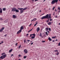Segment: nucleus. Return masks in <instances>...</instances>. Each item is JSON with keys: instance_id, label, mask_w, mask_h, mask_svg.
<instances>
[{"instance_id": "1", "label": "nucleus", "mask_w": 60, "mask_h": 60, "mask_svg": "<svg viewBox=\"0 0 60 60\" xmlns=\"http://www.w3.org/2000/svg\"><path fill=\"white\" fill-rule=\"evenodd\" d=\"M11 11L13 12H15V11L16 12H19V11L18 10H17L15 8H12L11 9Z\"/></svg>"}, {"instance_id": "2", "label": "nucleus", "mask_w": 60, "mask_h": 60, "mask_svg": "<svg viewBox=\"0 0 60 60\" xmlns=\"http://www.w3.org/2000/svg\"><path fill=\"white\" fill-rule=\"evenodd\" d=\"M58 1V0H53L51 2V4H55L56 3L57 4Z\"/></svg>"}, {"instance_id": "3", "label": "nucleus", "mask_w": 60, "mask_h": 60, "mask_svg": "<svg viewBox=\"0 0 60 60\" xmlns=\"http://www.w3.org/2000/svg\"><path fill=\"white\" fill-rule=\"evenodd\" d=\"M7 55L6 54H5L4 55L1 56L0 57V58L2 59H3L5 57H6Z\"/></svg>"}, {"instance_id": "4", "label": "nucleus", "mask_w": 60, "mask_h": 60, "mask_svg": "<svg viewBox=\"0 0 60 60\" xmlns=\"http://www.w3.org/2000/svg\"><path fill=\"white\" fill-rule=\"evenodd\" d=\"M48 14H47V15H46V16H44L41 18V19H46L48 18Z\"/></svg>"}, {"instance_id": "5", "label": "nucleus", "mask_w": 60, "mask_h": 60, "mask_svg": "<svg viewBox=\"0 0 60 60\" xmlns=\"http://www.w3.org/2000/svg\"><path fill=\"white\" fill-rule=\"evenodd\" d=\"M48 17L47 18L48 19V21H49V19H50L51 18V15L50 14H49V15L48 14Z\"/></svg>"}, {"instance_id": "6", "label": "nucleus", "mask_w": 60, "mask_h": 60, "mask_svg": "<svg viewBox=\"0 0 60 60\" xmlns=\"http://www.w3.org/2000/svg\"><path fill=\"white\" fill-rule=\"evenodd\" d=\"M18 9L19 10H21V12H20L21 13H22L23 12V10H22V9H23V8H18Z\"/></svg>"}, {"instance_id": "7", "label": "nucleus", "mask_w": 60, "mask_h": 60, "mask_svg": "<svg viewBox=\"0 0 60 60\" xmlns=\"http://www.w3.org/2000/svg\"><path fill=\"white\" fill-rule=\"evenodd\" d=\"M24 52L25 54H27V53H28V51L27 49H25L24 50Z\"/></svg>"}, {"instance_id": "8", "label": "nucleus", "mask_w": 60, "mask_h": 60, "mask_svg": "<svg viewBox=\"0 0 60 60\" xmlns=\"http://www.w3.org/2000/svg\"><path fill=\"white\" fill-rule=\"evenodd\" d=\"M4 29V27L2 28L0 30V32H2L3 31V30Z\"/></svg>"}, {"instance_id": "9", "label": "nucleus", "mask_w": 60, "mask_h": 60, "mask_svg": "<svg viewBox=\"0 0 60 60\" xmlns=\"http://www.w3.org/2000/svg\"><path fill=\"white\" fill-rule=\"evenodd\" d=\"M22 32V30H19L17 32V34H19L20 33H21Z\"/></svg>"}, {"instance_id": "10", "label": "nucleus", "mask_w": 60, "mask_h": 60, "mask_svg": "<svg viewBox=\"0 0 60 60\" xmlns=\"http://www.w3.org/2000/svg\"><path fill=\"white\" fill-rule=\"evenodd\" d=\"M40 30V28H39V27H38L37 29V32H38V31Z\"/></svg>"}, {"instance_id": "11", "label": "nucleus", "mask_w": 60, "mask_h": 60, "mask_svg": "<svg viewBox=\"0 0 60 60\" xmlns=\"http://www.w3.org/2000/svg\"><path fill=\"white\" fill-rule=\"evenodd\" d=\"M2 9L1 8H0V13H2Z\"/></svg>"}, {"instance_id": "12", "label": "nucleus", "mask_w": 60, "mask_h": 60, "mask_svg": "<svg viewBox=\"0 0 60 60\" xmlns=\"http://www.w3.org/2000/svg\"><path fill=\"white\" fill-rule=\"evenodd\" d=\"M23 29V27L22 26L21 27L20 30H22Z\"/></svg>"}, {"instance_id": "13", "label": "nucleus", "mask_w": 60, "mask_h": 60, "mask_svg": "<svg viewBox=\"0 0 60 60\" xmlns=\"http://www.w3.org/2000/svg\"><path fill=\"white\" fill-rule=\"evenodd\" d=\"M56 38V36H55V37H52V39Z\"/></svg>"}, {"instance_id": "14", "label": "nucleus", "mask_w": 60, "mask_h": 60, "mask_svg": "<svg viewBox=\"0 0 60 60\" xmlns=\"http://www.w3.org/2000/svg\"><path fill=\"white\" fill-rule=\"evenodd\" d=\"M12 50H13V49H11L10 50H9V52H12Z\"/></svg>"}, {"instance_id": "15", "label": "nucleus", "mask_w": 60, "mask_h": 60, "mask_svg": "<svg viewBox=\"0 0 60 60\" xmlns=\"http://www.w3.org/2000/svg\"><path fill=\"white\" fill-rule=\"evenodd\" d=\"M16 16H15V15H13V18H15L16 17Z\"/></svg>"}, {"instance_id": "16", "label": "nucleus", "mask_w": 60, "mask_h": 60, "mask_svg": "<svg viewBox=\"0 0 60 60\" xmlns=\"http://www.w3.org/2000/svg\"><path fill=\"white\" fill-rule=\"evenodd\" d=\"M49 41H51L52 40V39H51L50 38V37L49 38Z\"/></svg>"}, {"instance_id": "17", "label": "nucleus", "mask_w": 60, "mask_h": 60, "mask_svg": "<svg viewBox=\"0 0 60 60\" xmlns=\"http://www.w3.org/2000/svg\"><path fill=\"white\" fill-rule=\"evenodd\" d=\"M45 29L46 30H49V29L47 27L45 28Z\"/></svg>"}, {"instance_id": "18", "label": "nucleus", "mask_w": 60, "mask_h": 60, "mask_svg": "<svg viewBox=\"0 0 60 60\" xmlns=\"http://www.w3.org/2000/svg\"><path fill=\"white\" fill-rule=\"evenodd\" d=\"M35 36H33L31 38L32 39H34L35 38Z\"/></svg>"}, {"instance_id": "19", "label": "nucleus", "mask_w": 60, "mask_h": 60, "mask_svg": "<svg viewBox=\"0 0 60 60\" xmlns=\"http://www.w3.org/2000/svg\"><path fill=\"white\" fill-rule=\"evenodd\" d=\"M58 50H55L54 51V52H56V51H57V52H58Z\"/></svg>"}, {"instance_id": "20", "label": "nucleus", "mask_w": 60, "mask_h": 60, "mask_svg": "<svg viewBox=\"0 0 60 60\" xmlns=\"http://www.w3.org/2000/svg\"><path fill=\"white\" fill-rule=\"evenodd\" d=\"M48 25H50L51 24V22H48Z\"/></svg>"}, {"instance_id": "21", "label": "nucleus", "mask_w": 60, "mask_h": 60, "mask_svg": "<svg viewBox=\"0 0 60 60\" xmlns=\"http://www.w3.org/2000/svg\"><path fill=\"white\" fill-rule=\"evenodd\" d=\"M27 8H24V9L23 10H26V9H27Z\"/></svg>"}, {"instance_id": "22", "label": "nucleus", "mask_w": 60, "mask_h": 60, "mask_svg": "<svg viewBox=\"0 0 60 60\" xmlns=\"http://www.w3.org/2000/svg\"><path fill=\"white\" fill-rule=\"evenodd\" d=\"M8 22V20H6L5 21H4L5 22Z\"/></svg>"}, {"instance_id": "23", "label": "nucleus", "mask_w": 60, "mask_h": 60, "mask_svg": "<svg viewBox=\"0 0 60 60\" xmlns=\"http://www.w3.org/2000/svg\"><path fill=\"white\" fill-rule=\"evenodd\" d=\"M3 10L4 11H5L6 10V9L5 8H4L3 9Z\"/></svg>"}, {"instance_id": "24", "label": "nucleus", "mask_w": 60, "mask_h": 60, "mask_svg": "<svg viewBox=\"0 0 60 60\" xmlns=\"http://www.w3.org/2000/svg\"><path fill=\"white\" fill-rule=\"evenodd\" d=\"M26 39H25L24 40V43H25V42H26Z\"/></svg>"}, {"instance_id": "25", "label": "nucleus", "mask_w": 60, "mask_h": 60, "mask_svg": "<svg viewBox=\"0 0 60 60\" xmlns=\"http://www.w3.org/2000/svg\"><path fill=\"white\" fill-rule=\"evenodd\" d=\"M57 55H58L59 54V53L58 52H57V53L56 54Z\"/></svg>"}, {"instance_id": "26", "label": "nucleus", "mask_w": 60, "mask_h": 60, "mask_svg": "<svg viewBox=\"0 0 60 60\" xmlns=\"http://www.w3.org/2000/svg\"><path fill=\"white\" fill-rule=\"evenodd\" d=\"M32 35H33L35 37V34H32Z\"/></svg>"}, {"instance_id": "27", "label": "nucleus", "mask_w": 60, "mask_h": 60, "mask_svg": "<svg viewBox=\"0 0 60 60\" xmlns=\"http://www.w3.org/2000/svg\"><path fill=\"white\" fill-rule=\"evenodd\" d=\"M37 23L38 22H37L34 25V26H36V25H37Z\"/></svg>"}, {"instance_id": "28", "label": "nucleus", "mask_w": 60, "mask_h": 60, "mask_svg": "<svg viewBox=\"0 0 60 60\" xmlns=\"http://www.w3.org/2000/svg\"><path fill=\"white\" fill-rule=\"evenodd\" d=\"M26 57H27L26 56H24V59H25V58H26Z\"/></svg>"}, {"instance_id": "29", "label": "nucleus", "mask_w": 60, "mask_h": 60, "mask_svg": "<svg viewBox=\"0 0 60 60\" xmlns=\"http://www.w3.org/2000/svg\"><path fill=\"white\" fill-rule=\"evenodd\" d=\"M5 53H3L1 54V55H3L4 54H5Z\"/></svg>"}, {"instance_id": "30", "label": "nucleus", "mask_w": 60, "mask_h": 60, "mask_svg": "<svg viewBox=\"0 0 60 60\" xmlns=\"http://www.w3.org/2000/svg\"><path fill=\"white\" fill-rule=\"evenodd\" d=\"M45 33L48 36V33L47 32H46Z\"/></svg>"}, {"instance_id": "31", "label": "nucleus", "mask_w": 60, "mask_h": 60, "mask_svg": "<svg viewBox=\"0 0 60 60\" xmlns=\"http://www.w3.org/2000/svg\"><path fill=\"white\" fill-rule=\"evenodd\" d=\"M36 19H37L36 18H34V21L36 20Z\"/></svg>"}, {"instance_id": "32", "label": "nucleus", "mask_w": 60, "mask_h": 60, "mask_svg": "<svg viewBox=\"0 0 60 60\" xmlns=\"http://www.w3.org/2000/svg\"><path fill=\"white\" fill-rule=\"evenodd\" d=\"M52 20V19H50V21H51Z\"/></svg>"}, {"instance_id": "33", "label": "nucleus", "mask_w": 60, "mask_h": 60, "mask_svg": "<svg viewBox=\"0 0 60 60\" xmlns=\"http://www.w3.org/2000/svg\"><path fill=\"white\" fill-rule=\"evenodd\" d=\"M41 35H42L41 33L40 35V36H41Z\"/></svg>"}, {"instance_id": "34", "label": "nucleus", "mask_w": 60, "mask_h": 60, "mask_svg": "<svg viewBox=\"0 0 60 60\" xmlns=\"http://www.w3.org/2000/svg\"><path fill=\"white\" fill-rule=\"evenodd\" d=\"M55 8V7H54L53 8H52V10H54Z\"/></svg>"}, {"instance_id": "35", "label": "nucleus", "mask_w": 60, "mask_h": 60, "mask_svg": "<svg viewBox=\"0 0 60 60\" xmlns=\"http://www.w3.org/2000/svg\"><path fill=\"white\" fill-rule=\"evenodd\" d=\"M58 46H60V42L59 43V44H58Z\"/></svg>"}, {"instance_id": "36", "label": "nucleus", "mask_w": 60, "mask_h": 60, "mask_svg": "<svg viewBox=\"0 0 60 60\" xmlns=\"http://www.w3.org/2000/svg\"><path fill=\"white\" fill-rule=\"evenodd\" d=\"M30 41V40H28L27 41H28V43H29V42Z\"/></svg>"}, {"instance_id": "37", "label": "nucleus", "mask_w": 60, "mask_h": 60, "mask_svg": "<svg viewBox=\"0 0 60 60\" xmlns=\"http://www.w3.org/2000/svg\"><path fill=\"white\" fill-rule=\"evenodd\" d=\"M49 30H50V31H51V29L50 28H49Z\"/></svg>"}, {"instance_id": "38", "label": "nucleus", "mask_w": 60, "mask_h": 60, "mask_svg": "<svg viewBox=\"0 0 60 60\" xmlns=\"http://www.w3.org/2000/svg\"><path fill=\"white\" fill-rule=\"evenodd\" d=\"M0 19L1 20H3L2 18H0Z\"/></svg>"}, {"instance_id": "39", "label": "nucleus", "mask_w": 60, "mask_h": 60, "mask_svg": "<svg viewBox=\"0 0 60 60\" xmlns=\"http://www.w3.org/2000/svg\"><path fill=\"white\" fill-rule=\"evenodd\" d=\"M21 47V45H20L19 47V49H20V48Z\"/></svg>"}, {"instance_id": "40", "label": "nucleus", "mask_w": 60, "mask_h": 60, "mask_svg": "<svg viewBox=\"0 0 60 60\" xmlns=\"http://www.w3.org/2000/svg\"><path fill=\"white\" fill-rule=\"evenodd\" d=\"M45 42V41H42V42Z\"/></svg>"}, {"instance_id": "41", "label": "nucleus", "mask_w": 60, "mask_h": 60, "mask_svg": "<svg viewBox=\"0 0 60 60\" xmlns=\"http://www.w3.org/2000/svg\"><path fill=\"white\" fill-rule=\"evenodd\" d=\"M58 9L59 10H60V8H58Z\"/></svg>"}, {"instance_id": "42", "label": "nucleus", "mask_w": 60, "mask_h": 60, "mask_svg": "<svg viewBox=\"0 0 60 60\" xmlns=\"http://www.w3.org/2000/svg\"><path fill=\"white\" fill-rule=\"evenodd\" d=\"M7 34H5V35H4V36H5V37H6V36H7Z\"/></svg>"}, {"instance_id": "43", "label": "nucleus", "mask_w": 60, "mask_h": 60, "mask_svg": "<svg viewBox=\"0 0 60 60\" xmlns=\"http://www.w3.org/2000/svg\"><path fill=\"white\" fill-rule=\"evenodd\" d=\"M32 34L30 35V37H32Z\"/></svg>"}, {"instance_id": "44", "label": "nucleus", "mask_w": 60, "mask_h": 60, "mask_svg": "<svg viewBox=\"0 0 60 60\" xmlns=\"http://www.w3.org/2000/svg\"><path fill=\"white\" fill-rule=\"evenodd\" d=\"M21 56V55H19V57H20V56Z\"/></svg>"}, {"instance_id": "45", "label": "nucleus", "mask_w": 60, "mask_h": 60, "mask_svg": "<svg viewBox=\"0 0 60 60\" xmlns=\"http://www.w3.org/2000/svg\"><path fill=\"white\" fill-rule=\"evenodd\" d=\"M32 44H33V42L31 44V45H32Z\"/></svg>"}, {"instance_id": "46", "label": "nucleus", "mask_w": 60, "mask_h": 60, "mask_svg": "<svg viewBox=\"0 0 60 60\" xmlns=\"http://www.w3.org/2000/svg\"><path fill=\"white\" fill-rule=\"evenodd\" d=\"M33 28H32L31 30H30V31H31V30H33Z\"/></svg>"}, {"instance_id": "47", "label": "nucleus", "mask_w": 60, "mask_h": 60, "mask_svg": "<svg viewBox=\"0 0 60 60\" xmlns=\"http://www.w3.org/2000/svg\"><path fill=\"white\" fill-rule=\"evenodd\" d=\"M38 0H35V1H38Z\"/></svg>"}, {"instance_id": "48", "label": "nucleus", "mask_w": 60, "mask_h": 60, "mask_svg": "<svg viewBox=\"0 0 60 60\" xmlns=\"http://www.w3.org/2000/svg\"><path fill=\"white\" fill-rule=\"evenodd\" d=\"M17 44H18V43H16V46H17Z\"/></svg>"}, {"instance_id": "49", "label": "nucleus", "mask_w": 60, "mask_h": 60, "mask_svg": "<svg viewBox=\"0 0 60 60\" xmlns=\"http://www.w3.org/2000/svg\"><path fill=\"white\" fill-rule=\"evenodd\" d=\"M55 11H56V12L57 11V10L56 9H55Z\"/></svg>"}, {"instance_id": "50", "label": "nucleus", "mask_w": 60, "mask_h": 60, "mask_svg": "<svg viewBox=\"0 0 60 60\" xmlns=\"http://www.w3.org/2000/svg\"><path fill=\"white\" fill-rule=\"evenodd\" d=\"M58 40L57 39H56V40H55V41H57Z\"/></svg>"}, {"instance_id": "51", "label": "nucleus", "mask_w": 60, "mask_h": 60, "mask_svg": "<svg viewBox=\"0 0 60 60\" xmlns=\"http://www.w3.org/2000/svg\"><path fill=\"white\" fill-rule=\"evenodd\" d=\"M55 41L54 40L52 41V42H54Z\"/></svg>"}, {"instance_id": "52", "label": "nucleus", "mask_w": 60, "mask_h": 60, "mask_svg": "<svg viewBox=\"0 0 60 60\" xmlns=\"http://www.w3.org/2000/svg\"><path fill=\"white\" fill-rule=\"evenodd\" d=\"M32 24H31L30 25H29V26H30Z\"/></svg>"}, {"instance_id": "53", "label": "nucleus", "mask_w": 60, "mask_h": 60, "mask_svg": "<svg viewBox=\"0 0 60 60\" xmlns=\"http://www.w3.org/2000/svg\"><path fill=\"white\" fill-rule=\"evenodd\" d=\"M49 21L48 20H47L46 21V22H49Z\"/></svg>"}, {"instance_id": "54", "label": "nucleus", "mask_w": 60, "mask_h": 60, "mask_svg": "<svg viewBox=\"0 0 60 60\" xmlns=\"http://www.w3.org/2000/svg\"><path fill=\"white\" fill-rule=\"evenodd\" d=\"M34 19H33V20H31V21H31V22H32L33 21H34Z\"/></svg>"}, {"instance_id": "55", "label": "nucleus", "mask_w": 60, "mask_h": 60, "mask_svg": "<svg viewBox=\"0 0 60 60\" xmlns=\"http://www.w3.org/2000/svg\"><path fill=\"white\" fill-rule=\"evenodd\" d=\"M11 56H13L14 55H13V54H11Z\"/></svg>"}, {"instance_id": "56", "label": "nucleus", "mask_w": 60, "mask_h": 60, "mask_svg": "<svg viewBox=\"0 0 60 60\" xmlns=\"http://www.w3.org/2000/svg\"><path fill=\"white\" fill-rule=\"evenodd\" d=\"M27 34V35L28 36V35L29 34Z\"/></svg>"}, {"instance_id": "57", "label": "nucleus", "mask_w": 60, "mask_h": 60, "mask_svg": "<svg viewBox=\"0 0 60 60\" xmlns=\"http://www.w3.org/2000/svg\"><path fill=\"white\" fill-rule=\"evenodd\" d=\"M3 41H2V42H1V43H3Z\"/></svg>"}, {"instance_id": "58", "label": "nucleus", "mask_w": 60, "mask_h": 60, "mask_svg": "<svg viewBox=\"0 0 60 60\" xmlns=\"http://www.w3.org/2000/svg\"><path fill=\"white\" fill-rule=\"evenodd\" d=\"M2 43H1L0 42V44H1Z\"/></svg>"}, {"instance_id": "59", "label": "nucleus", "mask_w": 60, "mask_h": 60, "mask_svg": "<svg viewBox=\"0 0 60 60\" xmlns=\"http://www.w3.org/2000/svg\"><path fill=\"white\" fill-rule=\"evenodd\" d=\"M18 60H21L20 59H19Z\"/></svg>"}, {"instance_id": "60", "label": "nucleus", "mask_w": 60, "mask_h": 60, "mask_svg": "<svg viewBox=\"0 0 60 60\" xmlns=\"http://www.w3.org/2000/svg\"><path fill=\"white\" fill-rule=\"evenodd\" d=\"M60 24V23H59V25Z\"/></svg>"}, {"instance_id": "61", "label": "nucleus", "mask_w": 60, "mask_h": 60, "mask_svg": "<svg viewBox=\"0 0 60 60\" xmlns=\"http://www.w3.org/2000/svg\"><path fill=\"white\" fill-rule=\"evenodd\" d=\"M44 14H42V15H43Z\"/></svg>"}, {"instance_id": "62", "label": "nucleus", "mask_w": 60, "mask_h": 60, "mask_svg": "<svg viewBox=\"0 0 60 60\" xmlns=\"http://www.w3.org/2000/svg\"><path fill=\"white\" fill-rule=\"evenodd\" d=\"M41 11H40V12H41Z\"/></svg>"}, {"instance_id": "63", "label": "nucleus", "mask_w": 60, "mask_h": 60, "mask_svg": "<svg viewBox=\"0 0 60 60\" xmlns=\"http://www.w3.org/2000/svg\"><path fill=\"white\" fill-rule=\"evenodd\" d=\"M33 1H34V0H32Z\"/></svg>"}, {"instance_id": "64", "label": "nucleus", "mask_w": 60, "mask_h": 60, "mask_svg": "<svg viewBox=\"0 0 60 60\" xmlns=\"http://www.w3.org/2000/svg\"><path fill=\"white\" fill-rule=\"evenodd\" d=\"M30 31H28V32L29 33V32Z\"/></svg>"}]
</instances>
